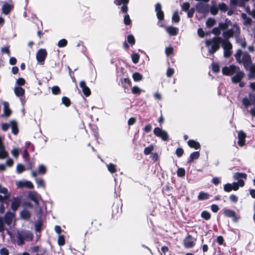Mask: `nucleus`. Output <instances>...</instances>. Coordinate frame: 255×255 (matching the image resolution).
Here are the masks:
<instances>
[{
  "label": "nucleus",
  "instance_id": "1",
  "mask_svg": "<svg viewBox=\"0 0 255 255\" xmlns=\"http://www.w3.org/2000/svg\"><path fill=\"white\" fill-rule=\"evenodd\" d=\"M235 59L239 64H242L246 70L255 72V64L253 63L251 55L247 52H243L238 49L235 55Z\"/></svg>",
  "mask_w": 255,
  "mask_h": 255
},
{
  "label": "nucleus",
  "instance_id": "2",
  "mask_svg": "<svg viewBox=\"0 0 255 255\" xmlns=\"http://www.w3.org/2000/svg\"><path fill=\"white\" fill-rule=\"evenodd\" d=\"M224 39L219 36H215L211 39L206 41V46H211V48L209 49L208 52L210 54H214L220 48V44H223Z\"/></svg>",
  "mask_w": 255,
  "mask_h": 255
},
{
  "label": "nucleus",
  "instance_id": "3",
  "mask_svg": "<svg viewBox=\"0 0 255 255\" xmlns=\"http://www.w3.org/2000/svg\"><path fill=\"white\" fill-rule=\"evenodd\" d=\"M16 243L18 246L23 245L24 244V241H31L33 238L32 233L26 230L18 231L17 233Z\"/></svg>",
  "mask_w": 255,
  "mask_h": 255
},
{
  "label": "nucleus",
  "instance_id": "4",
  "mask_svg": "<svg viewBox=\"0 0 255 255\" xmlns=\"http://www.w3.org/2000/svg\"><path fill=\"white\" fill-rule=\"evenodd\" d=\"M14 217L15 214L10 211H7L3 217L0 216V233L5 230L4 224L8 226L11 225Z\"/></svg>",
  "mask_w": 255,
  "mask_h": 255
},
{
  "label": "nucleus",
  "instance_id": "5",
  "mask_svg": "<svg viewBox=\"0 0 255 255\" xmlns=\"http://www.w3.org/2000/svg\"><path fill=\"white\" fill-rule=\"evenodd\" d=\"M240 33V27L237 25L234 24L232 28L228 29L223 33V36L224 37L223 39H226L229 40V38L233 37L234 35L238 36Z\"/></svg>",
  "mask_w": 255,
  "mask_h": 255
},
{
  "label": "nucleus",
  "instance_id": "6",
  "mask_svg": "<svg viewBox=\"0 0 255 255\" xmlns=\"http://www.w3.org/2000/svg\"><path fill=\"white\" fill-rule=\"evenodd\" d=\"M222 47L224 49V56L226 58H229L232 54L231 50L232 49V45L229 40L224 39L222 44Z\"/></svg>",
  "mask_w": 255,
  "mask_h": 255
},
{
  "label": "nucleus",
  "instance_id": "7",
  "mask_svg": "<svg viewBox=\"0 0 255 255\" xmlns=\"http://www.w3.org/2000/svg\"><path fill=\"white\" fill-rule=\"evenodd\" d=\"M237 70H239V67L231 65L229 67L225 66L222 68L223 74L226 76H231L236 73Z\"/></svg>",
  "mask_w": 255,
  "mask_h": 255
},
{
  "label": "nucleus",
  "instance_id": "8",
  "mask_svg": "<svg viewBox=\"0 0 255 255\" xmlns=\"http://www.w3.org/2000/svg\"><path fill=\"white\" fill-rule=\"evenodd\" d=\"M196 239H194L191 235L188 234L183 241L185 248L189 249L194 247L196 244Z\"/></svg>",
  "mask_w": 255,
  "mask_h": 255
},
{
  "label": "nucleus",
  "instance_id": "9",
  "mask_svg": "<svg viewBox=\"0 0 255 255\" xmlns=\"http://www.w3.org/2000/svg\"><path fill=\"white\" fill-rule=\"evenodd\" d=\"M153 133L156 136L160 137L164 141H168L169 139L167 132L158 127L154 128Z\"/></svg>",
  "mask_w": 255,
  "mask_h": 255
},
{
  "label": "nucleus",
  "instance_id": "10",
  "mask_svg": "<svg viewBox=\"0 0 255 255\" xmlns=\"http://www.w3.org/2000/svg\"><path fill=\"white\" fill-rule=\"evenodd\" d=\"M47 56V52L45 49H39L36 53V60L41 64H43Z\"/></svg>",
  "mask_w": 255,
  "mask_h": 255
},
{
  "label": "nucleus",
  "instance_id": "11",
  "mask_svg": "<svg viewBox=\"0 0 255 255\" xmlns=\"http://www.w3.org/2000/svg\"><path fill=\"white\" fill-rule=\"evenodd\" d=\"M223 214L226 217L232 218L233 221L234 222H237L239 220V218L237 217L235 211L233 210L224 208L223 209Z\"/></svg>",
  "mask_w": 255,
  "mask_h": 255
},
{
  "label": "nucleus",
  "instance_id": "12",
  "mask_svg": "<svg viewBox=\"0 0 255 255\" xmlns=\"http://www.w3.org/2000/svg\"><path fill=\"white\" fill-rule=\"evenodd\" d=\"M21 203V197H14L12 198L11 202V209L13 212H15Z\"/></svg>",
  "mask_w": 255,
  "mask_h": 255
},
{
  "label": "nucleus",
  "instance_id": "13",
  "mask_svg": "<svg viewBox=\"0 0 255 255\" xmlns=\"http://www.w3.org/2000/svg\"><path fill=\"white\" fill-rule=\"evenodd\" d=\"M129 0H115L114 3L117 5H120L123 4L121 7V11L123 13H127L128 11V3Z\"/></svg>",
  "mask_w": 255,
  "mask_h": 255
},
{
  "label": "nucleus",
  "instance_id": "14",
  "mask_svg": "<svg viewBox=\"0 0 255 255\" xmlns=\"http://www.w3.org/2000/svg\"><path fill=\"white\" fill-rule=\"evenodd\" d=\"M236 73V75L232 77V81L233 83L237 84L241 81L245 77V74L243 71H241L240 68L239 70H237Z\"/></svg>",
  "mask_w": 255,
  "mask_h": 255
},
{
  "label": "nucleus",
  "instance_id": "15",
  "mask_svg": "<svg viewBox=\"0 0 255 255\" xmlns=\"http://www.w3.org/2000/svg\"><path fill=\"white\" fill-rule=\"evenodd\" d=\"M197 11L203 14H206L209 12V5L203 3H199L196 6Z\"/></svg>",
  "mask_w": 255,
  "mask_h": 255
},
{
  "label": "nucleus",
  "instance_id": "16",
  "mask_svg": "<svg viewBox=\"0 0 255 255\" xmlns=\"http://www.w3.org/2000/svg\"><path fill=\"white\" fill-rule=\"evenodd\" d=\"M155 10L156 13L157 18L159 21H161L164 19V14L162 10L161 5L159 3H157L155 5Z\"/></svg>",
  "mask_w": 255,
  "mask_h": 255
},
{
  "label": "nucleus",
  "instance_id": "17",
  "mask_svg": "<svg viewBox=\"0 0 255 255\" xmlns=\"http://www.w3.org/2000/svg\"><path fill=\"white\" fill-rule=\"evenodd\" d=\"M80 87L82 88L83 93L86 97H89L91 94L90 88L87 86L84 81H81L80 82Z\"/></svg>",
  "mask_w": 255,
  "mask_h": 255
},
{
  "label": "nucleus",
  "instance_id": "18",
  "mask_svg": "<svg viewBox=\"0 0 255 255\" xmlns=\"http://www.w3.org/2000/svg\"><path fill=\"white\" fill-rule=\"evenodd\" d=\"M246 134L242 130H240L238 132V144L240 146L245 145L246 142Z\"/></svg>",
  "mask_w": 255,
  "mask_h": 255
},
{
  "label": "nucleus",
  "instance_id": "19",
  "mask_svg": "<svg viewBox=\"0 0 255 255\" xmlns=\"http://www.w3.org/2000/svg\"><path fill=\"white\" fill-rule=\"evenodd\" d=\"M120 82L121 85L124 89L125 91L128 90V87L131 85V82L128 78H122L120 79Z\"/></svg>",
  "mask_w": 255,
  "mask_h": 255
},
{
  "label": "nucleus",
  "instance_id": "20",
  "mask_svg": "<svg viewBox=\"0 0 255 255\" xmlns=\"http://www.w3.org/2000/svg\"><path fill=\"white\" fill-rule=\"evenodd\" d=\"M9 123L10 124V127L11 128L12 133L15 135H17L19 132L17 122L15 120H11Z\"/></svg>",
  "mask_w": 255,
  "mask_h": 255
},
{
  "label": "nucleus",
  "instance_id": "21",
  "mask_svg": "<svg viewBox=\"0 0 255 255\" xmlns=\"http://www.w3.org/2000/svg\"><path fill=\"white\" fill-rule=\"evenodd\" d=\"M3 105V115L5 117H9L11 114L12 111L9 108V105L7 102H4Z\"/></svg>",
  "mask_w": 255,
  "mask_h": 255
},
{
  "label": "nucleus",
  "instance_id": "22",
  "mask_svg": "<svg viewBox=\"0 0 255 255\" xmlns=\"http://www.w3.org/2000/svg\"><path fill=\"white\" fill-rule=\"evenodd\" d=\"M187 144L190 148H194L195 149H198L201 147L200 143L193 139L188 140Z\"/></svg>",
  "mask_w": 255,
  "mask_h": 255
},
{
  "label": "nucleus",
  "instance_id": "23",
  "mask_svg": "<svg viewBox=\"0 0 255 255\" xmlns=\"http://www.w3.org/2000/svg\"><path fill=\"white\" fill-rule=\"evenodd\" d=\"M199 151H194L191 153L189 156V157L187 159L188 163H191L194 162V160L197 159L200 157Z\"/></svg>",
  "mask_w": 255,
  "mask_h": 255
},
{
  "label": "nucleus",
  "instance_id": "24",
  "mask_svg": "<svg viewBox=\"0 0 255 255\" xmlns=\"http://www.w3.org/2000/svg\"><path fill=\"white\" fill-rule=\"evenodd\" d=\"M166 30L167 32L171 36L176 35L179 32V29L177 27L169 26L166 27Z\"/></svg>",
  "mask_w": 255,
  "mask_h": 255
},
{
  "label": "nucleus",
  "instance_id": "25",
  "mask_svg": "<svg viewBox=\"0 0 255 255\" xmlns=\"http://www.w3.org/2000/svg\"><path fill=\"white\" fill-rule=\"evenodd\" d=\"M20 217L25 220H28L31 217L30 212L26 209H23L20 212Z\"/></svg>",
  "mask_w": 255,
  "mask_h": 255
},
{
  "label": "nucleus",
  "instance_id": "26",
  "mask_svg": "<svg viewBox=\"0 0 255 255\" xmlns=\"http://www.w3.org/2000/svg\"><path fill=\"white\" fill-rule=\"evenodd\" d=\"M13 8V5L5 3L2 6V11L3 13L7 15L10 13Z\"/></svg>",
  "mask_w": 255,
  "mask_h": 255
},
{
  "label": "nucleus",
  "instance_id": "27",
  "mask_svg": "<svg viewBox=\"0 0 255 255\" xmlns=\"http://www.w3.org/2000/svg\"><path fill=\"white\" fill-rule=\"evenodd\" d=\"M14 93L16 96L20 97L24 94L25 90L22 87H17L14 89Z\"/></svg>",
  "mask_w": 255,
  "mask_h": 255
},
{
  "label": "nucleus",
  "instance_id": "28",
  "mask_svg": "<svg viewBox=\"0 0 255 255\" xmlns=\"http://www.w3.org/2000/svg\"><path fill=\"white\" fill-rule=\"evenodd\" d=\"M209 198L210 195L208 193L202 191L199 192L198 195V199L199 200H207Z\"/></svg>",
  "mask_w": 255,
  "mask_h": 255
},
{
  "label": "nucleus",
  "instance_id": "29",
  "mask_svg": "<svg viewBox=\"0 0 255 255\" xmlns=\"http://www.w3.org/2000/svg\"><path fill=\"white\" fill-rule=\"evenodd\" d=\"M3 194L4 196L0 195V203H3L5 201H6L5 203L7 204L8 203V201H6L9 199L10 197V194L8 192V193Z\"/></svg>",
  "mask_w": 255,
  "mask_h": 255
},
{
  "label": "nucleus",
  "instance_id": "30",
  "mask_svg": "<svg viewBox=\"0 0 255 255\" xmlns=\"http://www.w3.org/2000/svg\"><path fill=\"white\" fill-rule=\"evenodd\" d=\"M8 156V153L5 150V146L0 147V159H3Z\"/></svg>",
  "mask_w": 255,
  "mask_h": 255
},
{
  "label": "nucleus",
  "instance_id": "31",
  "mask_svg": "<svg viewBox=\"0 0 255 255\" xmlns=\"http://www.w3.org/2000/svg\"><path fill=\"white\" fill-rule=\"evenodd\" d=\"M234 178L236 180L241 179V178H244L245 179L247 178V175L245 173L236 172L234 175Z\"/></svg>",
  "mask_w": 255,
  "mask_h": 255
},
{
  "label": "nucleus",
  "instance_id": "32",
  "mask_svg": "<svg viewBox=\"0 0 255 255\" xmlns=\"http://www.w3.org/2000/svg\"><path fill=\"white\" fill-rule=\"evenodd\" d=\"M201 217L203 219L208 221L211 218V215L208 211L204 210L201 212Z\"/></svg>",
  "mask_w": 255,
  "mask_h": 255
},
{
  "label": "nucleus",
  "instance_id": "33",
  "mask_svg": "<svg viewBox=\"0 0 255 255\" xmlns=\"http://www.w3.org/2000/svg\"><path fill=\"white\" fill-rule=\"evenodd\" d=\"M107 167L109 171L111 173H114L117 171V166L113 163H109L107 165Z\"/></svg>",
  "mask_w": 255,
  "mask_h": 255
},
{
  "label": "nucleus",
  "instance_id": "34",
  "mask_svg": "<svg viewBox=\"0 0 255 255\" xmlns=\"http://www.w3.org/2000/svg\"><path fill=\"white\" fill-rule=\"evenodd\" d=\"M218 11H219L218 7H217L216 6L214 5H213L212 6L209 5V11L212 15H217L218 13Z\"/></svg>",
  "mask_w": 255,
  "mask_h": 255
},
{
  "label": "nucleus",
  "instance_id": "35",
  "mask_svg": "<svg viewBox=\"0 0 255 255\" xmlns=\"http://www.w3.org/2000/svg\"><path fill=\"white\" fill-rule=\"evenodd\" d=\"M154 149V146L152 144H150L147 147H145L144 149V154L146 155H149Z\"/></svg>",
  "mask_w": 255,
  "mask_h": 255
},
{
  "label": "nucleus",
  "instance_id": "36",
  "mask_svg": "<svg viewBox=\"0 0 255 255\" xmlns=\"http://www.w3.org/2000/svg\"><path fill=\"white\" fill-rule=\"evenodd\" d=\"M42 221L41 220H38L35 225V229L36 232H40L42 230Z\"/></svg>",
  "mask_w": 255,
  "mask_h": 255
},
{
  "label": "nucleus",
  "instance_id": "37",
  "mask_svg": "<svg viewBox=\"0 0 255 255\" xmlns=\"http://www.w3.org/2000/svg\"><path fill=\"white\" fill-rule=\"evenodd\" d=\"M132 78L134 81L137 82L142 80V76L138 72H135L132 74Z\"/></svg>",
  "mask_w": 255,
  "mask_h": 255
},
{
  "label": "nucleus",
  "instance_id": "38",
  "mask_svg": "<svg viewBox=\"0 0 255 255\" xmlns=\"http://www.w3.org/2000/svg\"><path fill=\"white\" fill-rule=\"evenodd\" d=\"M29 198L31 200H32L34 202L35 204L36 205H38L39 204V201H38V198H37V194H35V193H30L29 194Z\"/></svg>",
  "mask_w": 255,
  "mask_h": 255
},
{
  "label": "nucleus",
  "instance_id": "39",
  "mask_svg": "<svg viewBox=\"0 0 255 255\" xmlns=\"http://www.w3.org/2000/svg\"><path fill=\"white\" fill-rule=\"evenodd\" d=\"M140 58V55L136 53L131 55V60L133 63L136 64L138 62Z\"/></svg>",
  "mask_w": 255,
  "mask_h": 255
},
{
  "label": "nucleus",
  "instance_id": "40",
  "mask_svg": "<svg viewBox=\"0 0 255 255\" xmlns=\"http://www.w3.org/2000/svg\"><path fill=\"white\" fill-rule=\"evenodd\" d=\"M218 9L221 11L226 12L228 9V6L226 3L221 2L219 4Z\"/></svg>",
  "mask_w": 255,
  "mask_h": 255
},
{
  "label": "nucleus",
  "instance_id": "41",
  "mask_svg": "<svg viewBox=\"0 0 255 255\" xmlns=\"http://www.w3.org/2000/svg\"><path fill=\"white\" fill-rule=\"evenodd\" d=\"M216 23V21L212 18H209L206 21V24L208 27L213 26Z\"/></svg>",
  "mask_w": 255,
  "mask_h": 255
},
{
  "label": "nucleus",
  "instance_id": "42",
  "mask_svg": "<svg viewBox=\"0 0 255 255\" xmlns=\"http://www.w3.org/2000/svg\"><path fill=\"white\" fill-rule=\"evenodd\" d=\"M47 169L46 167L43 164L39 165L38 168V173L40 174H44L46 173Z\"/></svg>",
  "mask_w": 255,
  "mask_h": 255
},
{
  "label": "nucleus",
  "instance_id": "43",
  "mask_svg": "<svg viewBox=\"0 0 255 255\" xmlns=\"http://www.w3.org/2000/svg\"><path fill=\"white\" fill-rule=\"evenodd\" d=\"M62 103L64 104L66 107H69L71 104V101L67 97H63L62 98Z\"/></svg>",
  "mask_w": 255,
  "mask_h": 255
},
{
  "label": "nucleus",
  "instance_id": "44",
  "mask_svg": "<svg viewBox=\"0 0 255 255\" xmlns=\"http://www.w3.org/2000/svg\"><path fill=\"white\" fill-rule=\"evenodd\" d=\"M212 70L215 73H217L220 71L219 65L217 63H213L212 64Z\"/></svg>",
  "mask_w": 255,
  "mask_h": 255
},
{
  "label": "nucleus",
  "instance_id": "45",
  "mask_svg": "<svg viewBox=\"0 0 255 255\" xmlns=\"http://www.w3.org/2000/svg\"><path fill=\"white\" fill-rule=\"evenodd\" d=\"M52 93L53 95H59L61 93V90L58 86H54L51 88Z\"/></svg>",
  "mask_w": 255,
  "mask_h": 255
},
{
  "label": "nucleus",
  "instance_id": "46",
  "mask_svg": "<svg viewBox=\"0 0 255 255\" xmlns=\"http://www.w3.org/2000/svg\"><path fill=\"white\" fill-rule=\"evenodd\" d=\"M177 175L178 177H183L185 175V170L183 168H179L177 170Z\"/></svg>",
  "mask_w": 255,
  "mask_h": 255
},
{
  "label": "nucleus",
  "instance_id": "47",
  "mask_svg": "<svg viewBox=\"0 0 255 255\" xmlns=\"http://www.w3.org/2000/svg\"><path fill=\"white\" fill-rule=\"evenodd\" d=\"M127 41L128 43L131 45V46L133 45L135 43V40L134 36L131 35H128L127 37Z\"/></svg>",
  "mask_w": 255,
  "mask_h": 255
},
{
  "label": "nucleus",
  "instance_id": "48",
  "mask_svg": "<svg viewBox=\"0 0 255 255\" xmlns=\"http://www.w3.org/2000/svg\"><path fill=\"white\" fill-rule=\"evenodd\" d=\"M131 92L133 94L139 95L141 93V90L138 87L134 86L132 88Z\"/></svg>",
  "mask_w": 255,
  "mask_h": 255
},
{
  "label": "nucleus",
  "instance_id": "49",
  "mask_svg": "<svg viewBox=\"0 0 255 255\" xmlns=\"http://www.w3.org/2000/svg\"><path fill=\"white\" fill-rule=\"evenodd\" d=\"M67 44L68 42L66 39H62L58 41L57 46L59 47H64Z\"/></svg>",
  "mask_w": 255,
  "mask_h": 255
},
{
  "label": "nucleus",
  "instance_id": "50",
  "mask_svg": "<svg viewBox=\"0 0 255 255\" xmlns=\"http://www.w3.org/2000/svg\"><path fill=\"white\" fill-rule=\"evenodd\" d=\"M35 180L38 187L45 188V183L42 178H36Z\"/></svg>",
  "mask_w": 255,
  "mask_h": 255
},
{
  "label": "nucleus",
  "instance_id": "51",
  "mask_svg": "<svg viewBox=\"0 0 255 255\" xmlns=\"http://www.w3.org/2000/svg\"><path fill=\"white\" fill-rule=\"evenodd\" d=\"M172 21L176 23H178L180 20V16L177 11H175L172 17Z\"/></svg>",
  "mask_w": 255,
  "mask_h": 255
},
{
  "label": "nucleus",
  "instance_id": "52",
  "mask_svg": "<svg viewBox=\"0 0 255 255\" xmlns=\"http://www.w3.org/2000/svg\"><path fill=\"white\" fill-rule=\"evenodd\" d=\"M217 242L219 245H224V246H226V243L225 242L224 238L222 236H219L217 237Z\"/></svg>",
  "mask_w": 255,
  "mask_h": 255
},
{
  "label": "nucleus",
  "instance_id": "53",
  "mask_svg": "<svg viewBox=\"0 0 255 255\" xmlns=\"http://www.w3.org/2000/svg\"><path fill=\"white\" fill-rule=\"evenodd\" d=\"M242 103L246 108H248L249 106L252 105L251 99L249 100L247 98H244L243 99Z\"/></svg>",
  "mask_w": 255,
  "mask_h": 255
},
{
  "label": "nucleus",
  "instance_id": "54",
  "mask_svg": "<svg viewBox=\"0 0 255 255\" xmlns=\"http://www.w3.org/2000/svg\"><path fill=\"white\" fill-rule=\"evenodd\" d=\"M25 168L24 165H23L22 164L19 163L17 165L16 171L18 173H19V174L21 173L24 171H25Z\"/></svg>",
  "mask_w": 255,
  "mask_h": 255
},
{
  "label": "nucleus",
  "instance_id": "55",
  "mask_svg": "<svg viewBox=\"0 0 255 255\" xmlns=\"http://www.w3.org/2000/svg\"><path fill=\"white\" fill-rule=\"evenodd\" d=\"M58 244L59 246H62L65 244V238L63 235H60L58 239Z\"/></svg>",
  "mask_w": 255,
  "mask_h": 255
},
{
  "label": "nucleus",
  "instance_id": "56",
  "mask_svg": "<svg viewBox=\"0 0 255 255\" xmlns=\"http://www.w3.org/2000/svg\"><path fill=\"white\" fill-rule=\"evenodd\" d=\"M184 152V150L182 147H178L176 149L175 154L178 157H180L183 155Z\"/></svg>",
  "mask_w": 255,
  "mask_h": 255
},
{
  "label": "nucleus",
  "instance_id": "57",
  "mask_svg": "<svg viewBox=\"0 0 255 255\" xmlns=\"http://www.w3.org/2000/svg\"><path fill=\"white\" fill-rule=\"evenodd\" d=\"M224 190L227 192H230L233 190L232 184L227 183L224 185Z\"/></svg>",
  "mask_w": 255,
  "mask_h": 255
},
{
  "label": "nucleus",
  "instance_id": "58",
  "mask_svg": "<svg viewBox=\"0 0 255 255\" xmlns=\"http://www.w3.org/2000/svg\"><path fill=\"white\" fill-rule=\"evenodd\" d=\"M174 49L171 46L166 47L165 49V53L167 56H170L173 54Z\"/></svg>",
  "mask_w": 255,
  "mask_h": 255
},
{
  "label": "nucleus",
  "instance_id": "59",
  "mask_svg": "<svg viewBox=\"0 0 255 255\" xmlns=\"http://www.w3.org/2000/svg\"><path fill=\"white\" fill-rule=\"evenodd\" d=\"M182 10L187 12L190 8V4L188 2H184L181 5Z\"/></svg>",
  "mask_w": 255,
  "mask_h": 255
},
{
  "label": "nucleus",
  "instance_id": "60",
  "mask_svg": "<svg viewBox=\"0 0 255 255\" xmlns=\"http://www.w3.org/2000/svg\"><path fill=\"white\" fill-rule=\"evenodd\" d=\"M124 23L126 25H129L131 23V20L128 14L125 15L124 19Z\"/></svg>",
  "mask_w": 255,
  "mask_h": 255
},
{
  "label": "nucleus",
  "instance_id": "61",
  "mask_svg": "<svg viewBox=\"0 0 255 255\" xmlns=\"http://www.w3.org/2000/svg\"><path fill=\"white\" fill-rule=\"evenodd\" d=\"M25 84V80L23 78H19L16 80V84L18 86H23Z\"/></svg>",
  "mask_w": 255,
  "mask_h": 255
},
{
  "label": "nucleus",
  "instance_id": "62",
  "mask_svg": "<svg viewBox=\"0 0 255 255\" xmlns=\"http://www.w3.org/2000/svg\"><path fill=\"white\" fill-rule=\"evenodd\" d=\"M174 70L172 68H168L166 71V75L168 77H171L173 76Z\"/></svg>",
  "mask_w": 255,
  "mask_h": 255
},
{
  "label": "nucleus",
  "instance_id": "63",
  "mask_svg": "<svg viewBox=\"0 0 255 255\" xmlns=\"http://www.w3.org/2000/svg\"><path fill=\"white\" fill-rule=\"evenodd\" d=\"M230 200L234 203H236L238 201V197L235 194H232L229 197Z\"/></svg>",
  "mask_w": 255,
  "mask_h": 255
},
{
  "label": "nucleus",
  "instance_id": "64",
  "mask_svg": "<svg viewBox=\"0 0 255 255\" xmlns=\"http://www.w3.org/2000/svg\"><path fill=\"white\" fill-rule=\"evenodd\" d=\"M0 255H8L9 252L8 250L5 248H2L0 250Z\"/></svg>",
  "mask_w": 255,
  "mask_h": 255
}]
</instances>
